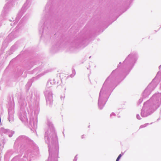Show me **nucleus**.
Masks as SVG:
<instances>
[{
  "label": "nucleus",
  "instance_id": "obj_1",
  "mask_svg": "<svg viewBox=\"0 0 161 161\" xmlns=\"http://www.w3.org/2000/svg\"><path fill=\"white\" fill-rule=\"evenodd\" d=\"M122 156V155L121 154H120L119 156H118V158L119 159H120V158H121V157Z\"/></svg>",
  "mask_w": 161,
  "mask_h": 161
},
{
  "label": "nucleus",
  "instance_id": "obj_2",
  "mask_svg": "<svg viewBox=\"0 0 161 161\" xmlns=\"http://www.w3.org/2000/svg\"><path fill=\"white\" fill-rule=\"evenodd\" d=\"M119 159L118 158H117L116 161H119Z\"/></svg>",
  "mask_w": 161,
  "mask_h": 161
}]
</instances>
